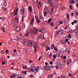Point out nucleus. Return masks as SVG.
Here are the masks:
<instances>
[{"label": "nucleus", "instance_id": "obj_12", "mask_svg": "<svg viewBox=\"0 0 78 78\" xmlns=\"http://www.w3.org/2000/svg\"><path fill=\"white\" fill-rule=\"evenodd\" d=\"M38 6L39 8H40L41 7V2H39L38 3Z\"/></svg>", "mask_w": 78, "mask_h": 78}, {"label": "nucleus", "instance_id": "obj_7", "mask_svg": "<svg viewBox=\"0 0 78 78\" xmlns=\"http://www.w3.org/2000/svg\"><path fill=\"white\" fill-rule=\"evenodd\" d=\"M33 32L34 34H37V29H36L35 28H34L33 30Z\"/></svg>", "mask_w": 78, "mask_h": 78}, {"label": "nucleus", "instance_id": "obj_54", "mask_svg": "<svg viewBox=\"0 0 78 78\" xmlns=\"http://www.w3.org/2000/svg\"><path fill=\"white\" fill-rule=\"evenodd\" d=\"M66 56H64L63 57V59H66Z\"/></svg>", "mask_w": 78, "mask_h": 78}, {"label": "nucleus", "instance_id": "obj_52", "mask_svg": "<svg viewBox=\"0 0 78 78\" xmlns=\"http://www.w3.org/2000/svg\"><path fill=\"white\" fill-rule=\"evenodd\" d=\"M51 47H55V45H54V44H52V45H51Z\"/></svg>", "mask_w": 78, "mask_h": 78}, {"label": "nucleus", "instance_id": "obj_64", "mask_svg": "<svg viewBox=\"0 0 78 78\" xmlns=\"http://www.w3.org/2000/svg\"><path fill=\"white\" fill-rule=\"evenodd\" d=\"M26 36H28V34L27 33L26 34Z\"/></svg>", "mask_w": 78, "mask_h": 78}, {"label": "nucleus", "instance_id": "obj_63", "mask_svg": "<svg viewBox=\"0 0 78 78\" xmlns=\"http://www.w3.org/2000/svg\"><path fill=\"white\" fill-rule=\"evenodd\" d=\"M50 64H51V65H52V64H53V62H50Z\"/></svg>", "mask_w": 78, "mask_h": 78}, {"label": "nucleus", "instance_id": "obj_60", "mask_svg": "<svg viewBox=\"0 0 78 78\" xmlns=\"http://www.w3.org/2000/svg\"><path fill=\"white\" fill-rule=\"evenodd\" d=\"M39 38L40 39H42V37H41V36H40V37H39Z\"/></svg>", "mask_w": 78, "mask_h": 78}, {"label": "nucleus", "instance_id": "obj_14", "mask_svg": "<svg viewBox=\"0 0 78 78\" xmlns=\"http://www.w3.org/2000/svg\"><path fill=\"white\" fill-rule=\"evenodd\" d=\"M72 62V61L71 60H68L67 62V65L68 66H69V64L71 63Z\"/></svg>", "mask_w": 78, "mask_h": 78}, {"label": "nucleus", "instance_id": "obj_9", "mask_svg": "<svg viewBox=\"0 0 78 78\" xmlns=\"http://www.w3.org/2000/svg\"><path fill=\"white\" fill-rule=\"evenodd\" d=\"M33 47L34 49H37V44L36 43H34L33 44Z\"/></svg>", "mask_w": 78, "mask_h": 78}, {"label": "nucleus", "instance_id": "obj_45", "mask_svg": "<svg viewBox=\"0 0 78 78\" xmlns=\"http://www.w3.org/2000/svg\"><path fill=\"white\" fill-rule=\"evenodd\" d=\"M54 48L56 51H58V50L57 49V48H56L54 47Z\"/></svg>", "mask_w": 78, "mask_h": 78}, {"label": "nucleus", "instance_id": "obj_27", "mask_svg": "<svg viewBox=\"0 0 78 78\" xmlns=\"http://www.w3.org/2000/svg\"><path fill=\"white\" fill-rule=\"evenodd\" d=\"M61 42H62V43L63 44H66V42L63 40H62Z\"/></svg>", "mask_w": 78, "mask_h": 78}, {"label": "nucleus", "instance_id": "obj_30", "mask_svg": "<svg viewBox=\"0 0 78 78\" xmlns=\"http://www.w3.org/2000/svg\"><path fill=\"white\" fill-rule=\"evenodd\" d=\"M3 10L5 12L7 11V9L6 8H4Z\"/></svg>", "mask_w": 78, "mask_h": 78}, {"label": "nucleus", "instance_id": "obj_8", "mask_svg": "<svg viewBox=\"0 0 78 78\" xmlns=\"http://www.w3.org/2000/svg\"><path fill=\"white\" fill-rule=\"evenodd\" d=\"M74 31L76 34H78V26L76 27V29L74 30Z\"/></svg>", "mask_w": 78, "mask_h": 78}, {"label": "nucleus", "instance_id": "obj_36", "mask_svg": "<svg viewBox=\"0 0 78 78\" xmlns=\"http://www.w3.org/2000/svg\"><path fill=\"white\" fill-rule=\"evenodd\" d=\"M51 26H52V27H53L54 25H53V22H52L51 23Z\"/></svg>", "mask_w": 78, "mask_h": 78}, {"label": "nucleus", "instance_id": "obj_19", "mask_svg": "<svg viewBox=\"0 0 78 78\" xmlns=\"http://www.w3.org/2000/svg\"><path fill=\"white\" fill-rule=\"evenodd\" d=\"M46 48H47V49H46V51H48V50H50V48L47 46H46Z\"/></svg>", "mask_w": 78, "mask_h": 78}, {"label": "nucleus", "instance_id": "obj_51", "mask_svg": "<svg viewBox=\"0 0 78 78\" xmlns=\"http://www.w3.org/2000/svg\"><path fill=\"white\" fill-rule=\"evenodd\" d=\"M69 38H71V37H71V35L70 34H69Z\"/></svg>", "mask_w": 78, "mask_h": 78}, {"label": "nucleus", "instance_id": "obj_13", "mask_svg": "<svg viewBox=\"0 0 78 78\" xmlns=\"http://www.w3.org/2000/svg\"><path fill=\"white\" fill-rule=\"evenodd\" d=\"M59 52L60 53L62 54V53H63L64 52V50L63 49H62Z\"/></svg>", "mask_w": 78, "mask_h": 78}, {"label": "nucleus", "instance_id": "obj_61", "mask_svg": "<svg viewBox=\"0 0 78 78\" xmlns=\"http://www.w3.org/2000/svg\"><path fill=\"white\" fill-rule=\"evenodd\" d=\"M76 14L77 16H78V13L77 11L76 12Z\"/></svg>", "mask_w": 78, "mask_h": 78}, {"label": "nucleus", "instance_id": "obj_26", "mask_svg": "<svg viewBox=\"0 0 78 78\" xmlns=\"http://www.w3.org/2000/svg\"><path fill=\"white\" fill-rule=\"evenodd\" d=\"M23 69H27V66H23Z\"/></svg>", "mask_w": 78, "mask_h": 78}, {"label": "nucleus", "instance_id": "obj_23", "mask_svg": "<svg viewBox=\"0 0 78 78\" xmlns=\"http://www.w3.org/2000/svg\"><path fill=\"white\" fill-rule=\"evenodd\" d=\"M67 19L69 20V14H66Z\"/></svg>", "mask_w": 78, "mask_h": 78}, {"label": "nucleus", "instance_id": "obj_44", "mask_svg": "<svg viewBox=\"0 0 78 78\" xmlns=\"http://www.w3.org/2000/svg\"><path fill=\"white\" fill-rule=\"evenodd\" d=\"M74 22L75 23H77V20H75L74 21Z\"/></svg>", "mask_w": 78, "mask_h": 78}, {"label": "nucleus", "instance_id": "obj_29", "mask_svg": "<svg viewBox=\"0 0 78 78\" xmlns=\"http://www.w3.org/2000/svg\"><path fill=\"white\" fill-rule=\"evenodd\" d=\"M36 20L37 21V22L38 23H40V22H41V21H40V20H39L38 19L37 20Z\"/></svg>", "mask_w": 78, "mask_h": 78}, {"label": "nucleus", "instance_id": "obj_16", "mask_svg": "<svg viewBox=\"0 0 78 78\" xmlns=\"http://www.w3.org/2000/svg\"><path fill=\"white\" fill-rule=\"evenodd\" d=\"M1 60L2 61L6 62V60H5V58L2 57L1 59Z\"/></svg>", "mask_w": 78, "mask_h": 78}, {"label": "nucleus", "instance_id": "obj_20", "mask_svg": "<svg viewBox=\"0 0 78 78\" xmlns=\"http://www.w3.org/2000/svg\"><path fill=\"white\" fill-rule=\"evenodd\" d=\"M39 67H37L35 69V72H37L38 71V70H39Z\"/></svg>", "mask_w": 78, "mask_h": 78}, {"label": "nucleus", "instance_id": "obj_24", "mask_svg": "<svg viewBox=\"0 0 78 78\" xmlns=\"http://www.w3.org/2000/svg\"><path fill=\"white\" fill-rule=\"evenodd\" d=\"M57 33L58 34H59V35L61 34H62V33H61V31H60V30H59V31H58L57 32Z\"/></svg>", "mask_w": 78, "mask_h": 78}, {"label": "nucleus", "instance_id": "obj_48", "mask_svg": "<svg viewBox=\"0 0 78 78\" xmlns=\"http://www.w3.org/2000/svg\"><path fill=\"white\" fill-rule=\"evenodd\" d=\"M23 74H27V72L24 71L23 72Z\"/></svg>", "mask_w": 78, "mask_h": 78}, {"label": "nucleus", "instance_id": "obj_32", "mask_svg": "<svg viewBox=\"0 0 78 78\" xmlns=\"http://www.w3.org/2000/svg\"><path fill=\"white\" fill-rule=\"evenodd\" d=\"M60 30V31L62 33H63V32H64V30H62V29H60L59 30Z\"/></svg>", "mask_w": 78, "mask_h": 78}, {"label": "nucleus", "instance_id": "obj_49", "mask_svg": "<svg viewBox=\"0 0 78 78\" xmlns=\"http://www.w3.org/2000/svg\"><path fill=\"white\" fill-rule=\"evenodd\" d=\"M70 9H73V8H72V7L71 5H70Z\"/></svg>", "mask_w": 78, "mask_h": 78}, {"label": "nucleus", "instance_id": "obj_17", "mask_svg": "<svg viewBox=\"0 0 78 78\" xmlns=\"http://www.w3.org/2000/svg\"><path fill=\"white\" fill-rule=\"evenodd\" d=\"M1 29L3 31V32H5V28H4V27H2L1 28Z\"/></svg>", "mask_w": 78, "mask_h": 78}, {"label": "nucleus", "instance_id": "obj_2", "mask_svg": "<svg viewBox=\"0 0 78 78\" xmlns=\"http://www.w3.org/2000/svg\"><path fill=\"white\" fill-rule=\"evenodd\" d=\"M25 12V10H24V8L22 6L21 7V11H20V14H23Z\"/></svg>", "mask_w": 78, "mask_h": 78}, {"label": "nucleus", "instance_id": "obj_4", "mask_svg": "<svg viewBox=\"0 0 78 78\" xmlns=\"http://www.w3.org/2000/svg\"><path fill=\"white\" fill-rule=\"evenodd\" d=\"M21 30V28L20 26H18L16 28V31L17 32H19Z\"/></svg>", "mask_w": 78, "mask_h": 78}, {"label": "nucleus", "instance_id": "obj_55", "mask_svg": "<svg viewBox=\"0 0 78 78\" xmlns=\"http://www.w3.org/2000/svg\"><path fill=\"white\" fill-rule=\"evenodd\" d=\"M41 36V39H44V36Z\"/></svg>", "mask_w": 78, "mask_h": 78}, {"label": "nucleus", "instance_id": "obj_43", "mask_svg": "<svg viewBox=\"0 0 78 78\" xmlns=\"http://www.w3.org/2000/svg\"><path fill=\"white\" fill-rule=\"evenodd\" d=\"M20 76H20V77L19 76L17 78H22V76H22V75H20Z\"/></svg>", "mask_w": 78, "mask_h": 78}, {"label": "nucleus", "instance_id": "obj_25", "mask_svg": "<svg viewBox=\"0 0 78 78\" xmlns=\"http://www.w3.org/2000/svg\"><path fill=\"white\" fill-rule=\"evenodd\" d=\"M63 22L65 24V25H67V21H66V20H64Z\"/></svg>", "mask_w": 78, "mask_h": 78}, {"label": "nucleus", "instance_id": "obj_31", "mask_svg": "<svg viewBox=\"0 0 78 78\" xmlns=\"http://www.w3.org/2000/svg\"><path fill=\"white\" fill-rule=\"evenodd\" d=\"M60 24L59 23V22L56 23H55V24L56 25V26H59Z\"/></svg>", "mask_w": 78, "mask_h": 78}, {"label": "nucleus", "instance_id": "obj_56", "mask_svg": "<svg viewBox=\"0 0 78 78\" xmlns=\"http://www.w3.org/2000/svg\"><path fill=\"white\" fill-rule=\"evenodd\" d=\"M48 12H45L44 13V16H46V15L47 14V13H48Z\"/></svg>", "mask_w": 78, "mask_h": 78}, {"label": "nucleus", "instance_id": "obj_21", "mask_svg": "<svg viewBox=\"0 0 78 78\" xmlns=\"http://www.w3.org/2000/svg\"><path fill=\"white\" fill-rule=\"evenodd\" d=\"M48 76V77H49V78H51V77L53 76V75L52 74H49Z\"/></svg>", "mask_w": 78, "mask_h": 78}, {"label": "nucleus", "instance_id": "obj_5", "mask_svg": "<svg viewBox=\"0 0 78 78\" xmlns=\"http://www.w3.org/2000/svg\"><path fill=\"white\" fill-rule=\"evenodd\" d=\"M50 66H45L44 67V69H45V70H49L50 69Z\"/></svg>", "mask_w": 78, "mask_h": 78}, {"label": "nucleus", "instance_id": "obj_39", "mask_svg": "<svg viewBox=\"0 0 78 78\" xmlns=\"http://www.w3.org/2000/svg\"><path fill=\"white\" fill-rule=\"evenodd\" d=\"M15 21H16V23H17V22H19V20H18V19L17 18L15 19Z\"/></svg>", "mask_w": 78, "mask_h": 78}, {"label": "nucleus", "instance_id": "obj_38", "mask_svg": "<svg viewBox=\"0 0 78 78\" xmlns=\"http://www.w3.org/2000/svg\"><path fill=\"white\" fill-rule=\"evenodd\" d=\"M5 62H2V64L3 65H5Z\"/></svg>", "mask_w": 78, "mask_h": 78}, {"label": "nucleus", "instance_id": "obj_50", "mask_svg": "<svg viewBox=\"0 0 78 78\" xmlns=\"http://www.w3.org/2000/svg\"><path fill=\"white\" fill-rule=\"evenodd\" d=\"M60 64L61 63H57V65L58 66H59Z\"/></svg>", "mask_w": 78, "mask_h": 78}, {"label": "nucleus", "instance_id": "obj_37", "mask_svg": "<svg viewBox=\"0 0 78 78\" xmlns=\"http://www.w3.org/2000/svg\"><path fill=\"white\" fill-rule=\"evenodd\" d=\"M61 78H65V76L64 75H62L61 76Z\"/></svg>", "mask_w": 78, "mask_h": 78}, {"label": "nucleus", "instance_id": "obj_10", "mask_svg": "<svg viewBox=\"0 0 78 78\" xmlns=\"http://www.w3.org/2000/svg\"><path fill=\"white\" fill-rule=\"evenodd\" d=\"M18 11H19V9H16L15 11V14L16 16L17 15L18 13Z\"/></svg>", "mask_w": 78, "mask_h": 78}, {"label": "nucleus", "instance_id": "obj_35", "mask_svg": "<svg viewBox=\"0 0 78 78\" xmlns=\"http://www.w3.org/2000/svg\"><path fill=\"white\" fill-rule=\"evenodd\" d=\"M53 58L54 59H56V55H54Z\"/></svg>", "mask_w": 78, "mask_h": 78}, {"label": "nucleus", "instance_id": "obj_11", "mask_svg": "<svg viewBox=\"0 0 78 78\" xmlns=\"http://www.w3.org/2000/svg\"><path fill=\"white\" fill-rule=\"evenodd\" d=\"M14 39H15V40L16 41H18L19 40V37L17 36L15 37H14Z\"/></svg>", "mask_w": 78, "mask_h": 78}, {"label": "nucleus", "instance_id": "obj_58", "mask_svg": "<svg viewBox=\"0 0 78 78\" xmlns=\"http://www.w3.org/2000/svg\"><path fill=\"white\" fill-rule=\"evenodd\" d=\"M52 56V54H51V53H50L49 55V58H50V57H51V56Z\"/></svg>", "mask_w": 78, "mask_h": 78}, {"label": "nucleus", "instance_id": "obj_22", "mask_svg": "<svg viewBox=\"0 0 78 78\" xmlns=\"http://www.w3.org/2000/svg\"><path fill=\"white\" fill-rule=\"evenodd\" d=\"M53 10H54V8H52L51 9V12L50 13V15H51L53 13Z\"/></svg>", "mask_w": 78, "mask_h": 78}, {"label": "nucleus", "instance_id": "obj_6", "mask_svg": "<svg viewBox=\"0 0 78 78\" xmlns=\"http://www.w3.org/2000/svg\"><path fill=\"white\" fill-rule=\"evenodd\" d=\"M32 68L31 69H30L29 70H30V71H32V72H34V69L36 68V66H32Z\"/></svg>", "mask_w": 78, "mask_h": 78}, {"label": "nucleus", "instance_id": "obj_42", "mask_svg": "<svg viewBox=\"0 0 78 78\" xmlns=\"http://www.w3.org/2000/svg\"><path fill=\"white\" fill-rule=\"evenodd\" d=\"M51 68H52V69H54V68H55V66H51Z\"/></svg>", "mask_w": 78, "mask_h": 78}, {"label": "nucleus", "instance_id": "obj_46", "mask_svg": "<svg viewBox=\"0 0 78 78\" xmlns=\"http://www.w3.org/2000/svg\"><path fill=\"white\" fill-rule=\"evenodd\" d=\"M9 50H7L6 51H5V52H6V53H7V54L9 53Z\"/></svg>", "mask_w": 78, "mask_h": 78}, {"label": "nucleus", "instance_id": "obj_53", "mask_svg": "<svg viewBox=\"0 0 78 78\" xmlns=\"http://www.w3.org/2000/svg\"><path fill=\"white\" fill-rule=\"evenodd\" d=\"M65 41L66 42H69V40H68V39H66L65 40Z\"/></svg>", "mask_w": 78, "mask_h": 78}, {"label": "nucleus", "instance_id": "obj_3", "mask_svg": "<svg viewBox=\"0 0 78 78\" xmlns=\"http://www.w3.org/2000/svg\"><path fill=\"white\" fill-rule=\"evenodd\" d=\"M51 0H48L47 3L48 4H50V6H53V3L51 2Z\"/></svg>", "mask_w": 78, "mask_h": 78}, {"label": "nucleus", "instance_id": "obj_59", "mask_svg": "<svg viewBox=\"0 0 78 78\" xmlns=\"http://www.w3.org/2000/svg\"><path fill=\"white\" fill-rule=\"evenodd\" d=\"M58 67L60 68H61V67L62 65H61V64L59 66H58Z\"/></svg>", "mask_w": 78, "mask_h": 78}, {"label": "nucleus", "instance_id": "obj_62", "mask_svg": "<svg viewBox=\"0 0 78 78\" xmlns=\"http://www.w3.org/2000/svg\"><path fill=\"white\" fill-rule=\"evenodd\" d=\"M23 19H24V17L23 16L22 19V22H23L24 21V20H23Z\"/></svg>", "mask_w": 78, "mask_h": 78}, {"label": "nucleus", "instance_id": "obj_28", "mask_svg": "<svg viewBox=\"0 0 78 78\" xmlns=\"http://www.w3.org/2000/svg\"><path fill=\"white\" fill-rule=\"evenodd\" d=\"M51 20L52 19L51 18L50 19L48 20V23H50L51 22Z\"/></svg>", "mask_w": 78, "mask_h": 78}, {"label": "nucleus", "instance_id": "obj_41", "mask_svg": "<svg viewBox=\"0 0 78 78\" xmlns=\"http://www.w3.org/2000/svg\"><path fill=\"white\" fill-rule=\"evenodd\" d=\"M35 18H36V20H37L38 19V17L37 16H35Z\"/></svg>", "mask_w": 78, "mask_h": 78}, {"label": "nucleus", "instance_id": "obj_33", "mask_svg": "<svg viewBox=\"0 0 78 78\" xmlns=\"http://www.w3.org/2000/svg\"><path fill=\"white\" fill-rule=\"evenodd\" d=\"M2 54L3 55L5 54V52L3 50H2L1 51Z\"/></svg>", "mask_w": 78, "mask_h": 78}, {"label": "nucleus", "instance_id": "obj_15", "mask_svg": "<svg viewBox=\"0 0 78 78\" xmlns=\"http://www.w3.org/2000/svg\"><path fill=\"white\" fill-rule=\"evenodd\" d=\"M34 18H33L32 19V21L31 23H30V25H31L33 24V22H34Z\"/></svg>", "mask_w": 78, "mask_h": 78}, {"label": "nucleus", "instance_id": "obj_40", "mask_svg": "<svg viewBox=\"0 0 78 78\" xmlns=\"http://www.w3.org/2000/svg\"><path fill=\"white\" fill-rule=\"evenodd\" d=\"M56 55L57 57H59V54L56 53Z\"/></svg>", "mask_w": 78, "mask_h": 78}, {"label": "nucleus", "instance_id": "obj_57", "mask_svg": "<svg viewBox=\"0 0 78 78\" xmlns=\"http://www.w3.org/2000/svg\"><path fill=\"white\" fill-rule=\"evenodd\" d=\"M30 78H32V77H33V75H30Z\"/></svg>", "mask_w": 78, "mask_h": 78}, {"label": "nucleus", "instance_id": "obj_47", "mask_svg": "<svg viewBox=\"0 0 78 78\" xmlns=\"http://www.w3.org/2000/svg\"><path fill=\"white\" fill-rule=\"evenodd\" d=\"M42 31H43V30L42 29L40 30H39V32H42Z\"/></svg>", "mask_w": 78, "mask_h": 78}, {"label": "nucleus", "instance_id": "obj_1", "mask_svg": "<svg viewBox=\"0 0 78 78\" xmlns=\"http://www.w3.org/2000/svg\"><path fill=\"white\" fill-rule=\"evenodd\" d=\"M23 44L25 46H27V45H28V44H30V45L29 46L30 47L33 46V41L31 40H30L28 41V40L27 39H24L23 40Z\"/></svg>", "mask_w": 78, "mask_h": 78}, {"label": "nucleus", "instance_id": "obj_18", "mask_svg": "<svg viewBox=\"0 0 78 78\" xmlns=\"http://www.w3.org/2000/svg\"><path fill=\"white\" fill-rule=\"evenodd\" d=\"M29 11L30 12H32V8H31V7H29Z\"/></svg>", "mask_w": 78, "mask_h": 78}, {"label": "nucleus", "instance_id": "obj_34", "mask_svg": "<svg viewBox=\"0 0 78 78\" xmlns=\"http://www.w3.org/2000/svg\"><path fill=\"white\" fill-rule=\"evenodd\" d=\"M4 6H7V3L6 2H5L4 3Z\"/></svg>", "mask_w": 78, "mask_h": 78}]
</instances>
